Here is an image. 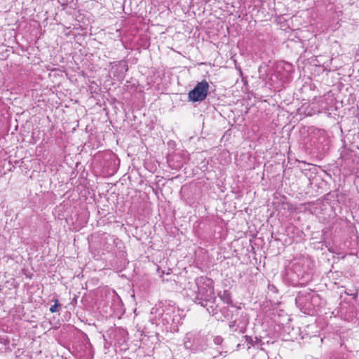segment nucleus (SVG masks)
<instances>
[{
  "instance_id": "6",
  "label": "nucleus",
  "mask_w": 359,
  "mask_h": 359,
  "mask_svg": "<svg viewBox=\"0 0 359 359\" xmlns=\"http://www.w3.org/2000/svg\"><path fill=\"white\" fill-rule=\"evenodd\" d=\"M208 88V83L205 80H203L198 83L194 88L189 93V99L193 102H201L204 100L207 97Z\"/></svg>"
},
{
  "instance_id": "7",
  "label": "nucleus",
  "mask_w": 359,
  "mask_h": 359,
  "mask_svg": "<svg viewBox=\"0 0 359 359\" xmlns=\"http://www.w3.org/2000/svg\"><path fill=\"white\" fill-rule=\"evenodd\" d=\"M246 323H243L241 324H236V320H233L229 322V327L232 332L244 333L246 330Z\"/></svg>"
},
{
  "instance_id": "12",
  "label": "nucleus",
  "mask_w": 359,
  "mask_h": 359,
  "mask_svg": "<svg viewBox=\"0 0 359 359\" xmlns=\"http://www.w3.org/2000/svg\"><path fill=\"white\" fill-rule=\"evenodd\" d=\"M286 68L289 69V71L292 69V66L290 64H286Z\"/></svg>"
},
{
  "instance_id": "8",
  "label": "nucleus",
  "mask_w": 359,
  "mask_h": 359,
  "mask_svg": "<svg viewBox=\"0 0 359 359\" xmlns=\"http://www.w3.org/2000/svg\"><path fill=\"white\" fill-rule=\"evenodd\" d=\"M218 296L224 304L228 305L232 304L231 294L228 290H224L222 292H220Z\"/></svg>"
},
{
  "instance_id": "9",
  "label": "nucleus",
  "mask_w": 359,
  "mask_h": 359,
  "mask_svg": "<svg viewBox=\"0 0 359 359\" xmlns=\"http://www.w3.org/2000/svg\"><path fill=\"white\" fill-rule=\"evenodd\" d=\"M53 301L54 302V304L50 307V311L51 313H55L58 311V307L61 306V304L57 299H54Z\"/></svg>"
},
{
  "instance_id": "1",
  "label": "nucleus",
  "mask_w": 359,
  "mask_h": 359,
  "mask_svg": "<svg viewBox=\"0 0 359 359\" xmlns=\"http://www.w3.org/2000/svg\"><path fill=\"white\" fill-rule=\"evenodd\" d=\"M196 290H191L187 295L197 304L205 307L207 311L212 316L217 312V306L215 303L213 281L206 277H200L196 279Z\"/></svg>"
},
{
  "instance_id": "4",
  "label": "nucleus",
  "mask_w": 359,
  "mask_h": 359,
  "mask_svg": "<svg viewBox=\"0 0 359 359\" xmlns=\"http://www.w3.org/2000/svg\"><path fill=\"white\" fill-rule=\"evenodd\" d=\"M151 314H158L159 316L156 319V324L162 323L166 327L167 330H175L180 323L181 318L179 315V311H176L174 308H153L151 312Z\"/></svg>"
},
{
  "instance_id": "10",
  "label": "nucleus",
  "mask_w": 359,
  "mask_h": 359,
  "mask_svg": "<svg viewBox=\"0 0 359 359\" xmlns=\"http://www.w3.org/2000/svg\"><path fill=\"white\" fill-rule=\"evenodd\" d=\"M243 338L245 339V341L247 344V348H250V346L254 345V341L252 338L248 335H245Z\"/></svg>"
},
{
  "instance_id": "5",
  "label": "nucleus",
  "mask_w": 359,
  "mask_h": 359,
  "mask_svg": "<svg viewBox=\"0 0 359 359\" xmlns=\"http://www.w3.org/2000/svg\"><path fill=\"white\" fill-rule=\"evenodd\" d=\"M318 299V296L313 292L301 291L298 293L295 302L301 311L305 313L311 309V306Z\"/></svg>"
},
{
  "instance_id": "2",
  "label": "nucleus",
  "mask_w": 359,
  "mask_h": 359,
  "mask_svg": "<svg viewBox=\"0 0 359 359\" xmlns=\"http://www.w3.org/2000/svg\"><path fill=\"white\" fill-rule=\"evenodd\" d=\"M312 266L313 264L309 257L304 256L296 257L292 261L287 275L292 280L304 284L311 278Z\"/></svg>"
},
{
  "instance_id": "11",
  "label": "nucleus",
  "mask_w": 359,
  "mask_h": 359,
  "mask_svg": "<svg viewBox=\"0 0 359 359\" xmlns=\"http://www.w3.org/2000/svg\"><path fill=\"white\" fill-rule=\"evenodd\" d=\"M213 341L215 344L219 346L223 343L224 339L221 336H215L213 338Z\"/></svg>"
},
{
  "instance_id": "3",
  "label": "nucleus",
  "mask_w": 359,
  "mask_h": 359,
  "mask_svg": "<svg viewBox=\"0 0 359 359\" xmlns=\"http://www.w3.org/2000/svg\"><path fill=\"white\" fill-rule=\"evenodd\" d=\"M208 335L198 331L187 332L183 339L184 347L193 353L204 352L208 347Z\"/></svg>"
}]
</instances>
